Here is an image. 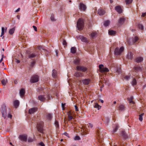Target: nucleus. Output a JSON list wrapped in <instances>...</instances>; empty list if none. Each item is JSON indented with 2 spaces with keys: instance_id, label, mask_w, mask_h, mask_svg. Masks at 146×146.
Wrapping results in <instances>:
<instances>
[{
  "instance_id": "4c0bfd02",
  "label": "nucleus",
  "mask_w": 146,
  "mask_h": 146,
  "mask_svg": "<svg viewBox=\"0 0 146 146\" xmlns=\"http://www.w3.org/2000/svg\"><path fill=\"white\" fill-rule=\"evenodd\" d=\"M50 19L51 21L52 22L55 21L56 20V19H55V18H54V15L53 14H52L51 15Z\"/></svg>"
},
{
  "instance_id": "cd10ccee",
  "label": "nucleus",
  "mask_w": 146,
  "mask_h": 146,
  "mask_svg": "<svg viewBox=\"0 0 146 146\" xmlns=\"http://www.w3.org/2000/svg\"><path fill=\"white\" fill-rule=\"evenodd\" d=\"M118 109L119 110L123 111L125 110V107L124 105H121L118 106Z\"/></svg>"
},
{
  "instance_id": "9d476101",
  "label": "nucleus",
  "mask_w": 146,
  "mask_h": 146,
  "mask_svg": "<svg viewBox=\"0 0 146 146\" xmlns=\"http://www.w3.org/2000/svg\"><path fill=\"white\" fill-rule=\"evenodd\" d=\"M102 129L100 127L96 131V134L100 138H101L103 137L102 135L103 133L102 132Z\"/></svg>"
},
{
  "instance_id": "f704fd0d",
  "label": "nucleus",
  "mask_w": 146,
  "mask_h": 146,
  "mask_svg": "<svg viewBox=\"0 0 146 146\" xmlns=\"http://www.w3.org/2000/svg\"><path fill=\"white\" fill-rule=\"evenodd\" d=\"M71 52L72 54H75L76 52V48L74 47H72L71 48Z\"/></svg>"
},
{
  "instance_id": "a19ab883",
  "label": "nucleus",
  "mask_w": 146,
  "mask_h": 146,
  "mask_svg": "<svg viewBox=\"0 0 146 146\" xmlns=\"http://www.w3.org/2000/svg\"><path fill=\"white\" fill-rule=\"evenodd\" d=\"M5 34V29L3 27H2L1 28V34L0 36L1 37H2L3 36V35Z\"/></svg>"
},
{
  "instance_id": "774afa93",
  "label": "nucleus",
  "mask_w": 146,
  "mask_h": 146,
  "mask_svg": "<svg viewBox=\"0 0 146 146\" xmlns=\"http://www.w3.org/2000/svg\"><path fill=\"white\" fill-rule=\"evenodd\" d=\"M65 104H62V108H64V107Z\"/></svg>"
},
{
  "instance_id": "f257e3e1",
  "label": "nucleus",
  "mask_w": 146,
  "mask_h": 146,
  "mask_svg": "<svg viewBox=\"0 0 146 146\" xmlns=\"http://www.w3.org/2000/svg\"><path fill=\"white\" fill-rule=\"evenodd\" d=\"M84 25V22L83 19L80 18L78 19L77 24V27L78 30H82Z\"/></svg>"
},
{
  "instance_id": "72a5a7b5",
  "label": "nucleus",
  "mask_w": 146,
  "mask_h": 146,
  "mask_svg": "<svg viewBox=\"0 0 146 146\" xmlns=\"http://www.w3.org/2000/svg\"><path fill=\"white\" fill-rule=\"evenodd\" d=\"M52 76L53 78H56L57 77L56 71L55 70H52Z\"/></svg>"
},
{
  "instance_id": "3c124183",
  "label": "nucleus",
  "mask_w": 146,
  "mask_h": 146,
  "mask_svg": "<svg viewBox=\"0 0 146 146\" xmlns=\"http://www.w3.org/2000/svg\"><path fill=\"white\" fill-rule=\"evenodd\" d=\"M97 33L95 32H93L91 34V36L92 38H94L95 37Z\"/></svg>"
},
{
  "instance_id": "864d4df0",
  "label": "nucleus",
  "mask_w": 146,
  "mask_h": 146,
  "mask_svg": "<svg viewBox=\"0 0 146 146\" xmlns=\"http://www.w3.org/2000/svg\"><path fill=\"white\" fill-rule=\"evenodd\" d=\"M68 120L69 121H70L73 118V117L72 115H69L68 116Z\"/></svg>"
},
{
  "instance_id": "c03bdc74",
  "label": "nucleus",
  "mask_w": 146,
  "mask_h": 146,
  "mask_svg": "<svg viewBox=\"0 0 146 146\" xmlns=\"http://www.w3.org/2000/svg\"><path fill=\"white\" fill-rule=\"evenodd\" d=\"M110 23V21L108 20L106 21L104 23V25L105 26H108L109 25Z\"/></svg>"
},
{
  "instance_id": "e2e57ef3",
  "label": "nucleus",
  "mask_w": 146,
  "mask_h": 146,
  "mask_svg": "<svg viewBox=\"0 0 146 146\" xmlns=\"http://www.w3.org/2000/svg\"><path fill=\"white\" fill-rule=\"evenodd\" d=\"M3 57H4V55L3 54L2 55V58H1V59L0 60V63H1L2 62V61L3 60Z\"/></svg>"
},
{
  "instance_id": "603ef678",
  "label": "nucleus",
  "mask_w": 146,
  "mask_h": 146,
  "mask_svg": "<svg viewBox=\"0 0 146 146\" xmlns=\"http://www.w3.org/2000/svg\"><path fill=\"white\" fill-rule=\"evenodd\" d=\"M34 140L32 138L29 137L28 139V142H31L33 141Z\"/></svg>"
},
{
  "instance_id": "f3484780",
  "label": "nucleus",
  "mask_w": 146,
  "mask_h": 146,
  "mask_svg": "<svg viewBox=\"0 0 146 146\" xmlns=\"http://www.w3.org/2000/svg\"><path fill=\"white\" fill-rule=\"evenodd\" d=\"M91 81V80L90 79H86L82 80V82L85 85H88L89 84Z\"/></svg>"
},
{
  "instance_id": "bb28decb",
  "label": "nucleus",
  "mask_w": 146,
  "mask_h": 146,
  "mask_svg": "<svg viewBox=\"0 0 146 146\" xmlns=\"http://www.w3.org/2000/svg\"><path fill=\"white\" fill-rule=\"evenodd\" d=\"M46 118L48 120L51 121L52 118V114L51 113H48L46 114Z\"/></svg>"
},
{
  "instance_id": "58836bf2",
  "label": "nucleus",
  "mask_w": 146,
  "mask_h": 146,
  "mask_svg": "<svg viewBox=\"0 0 146 146\" xmlns=\"http://www.w3.org/2000/svg\"><path fill=\"white\" fill-rule=\"evenodd\" d=\"M15 29L14 28H13L9 30V34L10 35H12L14 33Z\"/></svg>"
},
{
  "instance_id": "1a4fd4ad",
  "label": "nucleus",
  "mask_w": 146,
  "mask_h": 146,
  "mask_svg": "<svg viewBox=\"0 0 146 146\" xmlns=\"http://www.w3.org/2000/svg\"><path fill=\"white\" fill-rule=\"evenodd\" d=\"M103 64L99 65V67L101 72H107L109 71L108 68L106 67H104Z\"/></svg>"
},
{
  "instance_id": "f03ea898",
  "label": "nucleus",
  "mask_w": 146,
  "mask_h": 146,
  "mask_svg": "<svg viewBox=\"0 0 146 146\" xmlns=\"http://www.w3.org/2000/svg\"><path fill=\"white\" fill-rule=\"evenodd\" d=\"M93 127V125L91 123H88L86 125L82 127V130L85 133L89 132L90 130V128H92Z\"/></svg>"
},
{
  "instance_id": "6e6d98bb",
  "label": "nucleus",
  "mask_w": 146,
  "mask_h": 146,
  "mask_svg": "<svg viewBox=\"0 0 146 146\" xmlns=\"http://www.w3.org/2000/svg\"><path fill=\"white\" fill-rule=\"evenodd\" d=\"M72 114L73 113H71V110H70L67 113V115H68V116L69 115H72Z\"/></svg>"
},
{
  "instance_id": "bf43d9fd",
  "label": "nucleus",
  "mask_w": 146,
  "mask_h": 146,
  "mask_svg": "<svg viewBox=\"0 0 146 146\" xmlns=\"http://www.w3.org/2000/svg\"><path fill=\"white\" fill-rule=\"evenodd\" d=\"M74 107H75V110L76 111H78V106H75Z\"/></svg>"
},
{
  "instance_id": "13d9d810",
  "label": "nucleus",
  "mask_w": 146,
  "mask_h": 146,
  "mask_svg": "<svg viewBox=\"0 0 146 146\" xmlns=\"http://www.w3.org/2000/svg\"><path fill=\"white\" fill-rule=\"evenodd\" d=\"M39 145L40 146H45L44 144L42 142H40L39 143Z\"/></svg>"
},
{
  "instance_id": "052dcab7",
  "label": "nucleus",
  "mask_w": 146,
  "mask_h": 146,
  "mask_svg": "<svg viewBox=\"0 0 146 146\" xmlns=\"http://www.w3.org/2000/svg\"><path fill=\"white\" fill-rule=\"evenodd\" d=\"M63 45L64 46L66 45V41L64 40L63 42Z\"/></svg>"
},
{
  "instance_id": "9b49d317",
  "label": "nucleus",
  "mask_w": 146,
  "mask_h": 146,
  "mask_svg": "<svg viewBox=\"0 0 146 146\" xmlns=\"http://www.w3.org/2000/svg\"><path fill=\"white\" fill-rule=\"evenodd\" d=\"M74 75L77 78H81L84 76V74L81 72H77L74 73Z\"/></svg>"
},
{
  "instance_id": "5701e85b",
  "label": "nucleus",
  "mask_w": 146,
  "mask_h": 146,
  "mask_svg": "<svg viewBox=\"0 0 146 146\" xmlns=\"http://www.w3.org/2000/svg\"><path fill=\"white\" fill-rule=\"evenodd\" d=\"M105 11L104 10L101 9H100L98 10V13L100 15H102L105 14Z\"/></svg>"
},
{
  "instance_id": "b1692460",
  "label": "nucleus",
  "mask_w": 146,
  "mask_h": 146,
  "mask_svg": "<svg viewBox=\"0 0 146 146\" xmlns=\"http://www.w3.org/2000/svg\"><path fill=\"white\" fill-rule=\"evenodd\" d=\"M113 130L112 131L113 133L116 132L119 128L118 125L117 124H115L113 125Z\"/></svg>"
},
{
  "instance_id": "0eeeda50",
  "label": "nucleus",
  "mask_w": 146,
  "mask_h": 146,
  "mask_svg": "<svg viewBox=\"0 0 146 146\" xmlns=\"http://www.w3.org/2000/svg\"><path fill=\"white\" fill-rule=\"evenodd\" d=\"M120 135L121 137L125 139L129 137L128 134L126 133L124 130H122L121 131Z\"/></svg>"
},
{
  "instance_id": "4d7b16f0",
  "label": "nucleus",
  "mask_w": 146,
  "mask_h": 146,
  "mask_svg": "<svg viewBox=\"0 0 146 146\" xmlns=\"http://www.w3.org/2000/svg\"><path fill=\"white\" fill-rule=\"evenodd\" d=\"M12 117V115H11V114H10V113H9V114H8L7 117L8 118L11 119Z\"/></svg>"
},
{
  "instance_id": "680f3d73",
  "label": "nucleus",
  "mask_w": 146,
  "mask_h": 146,
  "mask_svg": "<svg viewBox=\"0 0 146 146\" xmlns=\"http://www.w3.org/2000/svg\"><path fill=\"white\" fill-rule=\"evenodd\" d=\"M32 27H33V28H34L35 31H37L36 27L35 26H33Z\"/></svg>"
},
{
  "instance_id": "c9c22d12",
  "label": "nucleus",
  "mask_w": 146,
  "mask_h": 146,
  "mask_svg": "<svg viewBox=\"0 0 146 146\" xmlns=\"http://www.w3.org/2000/svg\"><path fill=\"white\" fill-rule=\"evenodd\" d=\"M132 85L134 86L137 84V82L136 79L135 78H133V80L131 82Z\"/></svg>"
},
{
  "instance_id": "a18cd8bd",
  "label": "nucleus",
  "mask_w": 146,
  "mask_h": 146,
  "mask_svg": "<svg viewBox=\"0 0 146 146\" xmlns=\"http://www.w3.org/2000/svg\"><path fill=\"white\" fill-rule=\"evenodd\" d=\"M144 114L143 113H142L139 115V119L140 121H141L143 120V116L144 115Z\"/></svg>"
},
{
  "instance_id": "6ab92c4d",
  "label": "nucleus",
  "mask_w": 146,
  "mask_h": 146,
  "mask_svg": "<svg viewBox=\"0 0 146 146\" xmlns=\"http://www.w3.org/2000/svg\"><path fill=\"white\" fill-rule=\"evenodd\" d=\"M37 110V108L34 107L30 109L29 110V113L30 114H32L34 113Z\"/></svg>"
},
{
  "instance_id": "7c9ffc66",
  "label": "nucleus",
  "mask_w": 146,
  "mask_h": 146,
  "mask_svg": "<svg viewBox=\"0 0 146 146\" xmlns=\"http://www.w3.org/2000/svg\"><path fill=\"white\" fill-rule=\"evenodd\" d=\"M39 100L41 101L44 102L46 98L43 95H40L38 97Z\"/></svg>"
},
{
  "instance_id": "2f4dec72",
  "label": "nucleus",
  "mask_w": 146,
  "mask_h": 146,
  "mask_svg": "<svg viewBox=\"0 0 146 146\" xmlns=\"http://www.w3.org/2000/svg\"><path fill=\"white\" fill-rule=\"evenodd\" d=\"M136 62L138 63L140 62H142L143 60V58L142 57H140L135 58Z\"/></svg>"
},
{
  "instance_id": "4468645a",
  "label": "nucleus",
  "mask_w": 146,
  "mask_h": 146,
  "mask_svg": "<svg viewBox=\"0 0 146 146\" xmlns=\"http://www.w3.org/2000/svg\"><path fill=\"white\" fill-rule=\"evenodd\" d=\"M19 138L22 141L26 142L27 141V136L26 134L21 135L19 136Z\"/></svg>"
},
{
  "instance_id": "0e129e2a",
  "label": "nucleus",
  "mask_w": 146,
  "mask_h": 146,
  "mask_svg": "<svg viewBox=\"0 0 146 146\" xmlns=\"http://www.w3.org/2000/svg\"><path fill=\"white\" fill-rule=\"evenodd\" d=\"M146 15V13H143L142 14V17H144Z\"/></svg>"
},
{
  "instance_id": "c756f323",
  "label": "nucleus",
  "mask_w": 146,
  "mask_h": 146,
  "mask_svg": "<svg viewBox=\"0 0 146 146\" xmlns=\"http://www.w3.org/2000/svg\"><path fill=\"white\" fill-rule=\"evenodd\" d=\"M27 54L28 57L30 58H34L36 56L35 54L31 53H28Z\"/></svg>"
},
{
  "instance_id": "09e8293b",
  "label": "nucleus",
  "mask_w": 146,
  "mask_h": 146,
  "mask_svg": "<svg viewBox=\"0 0 146 146\" xmlns=\"http://www.w3.org/2000/svg\"><path fill=\"white\" fill-rule=\"evenodd\" d=\"M124 79L127 80H129L130 79V76L129 75L126 76L124 77Z\"/></svg>"
},
{
  "instance_id": "2eb2a0df",
  "label": "nucleus",
  "mask_w": 146,
  "mask_h": 146,
  "mask_svg": "<svg viewBox=\"0 0 146 146\" xmlns=\"http://www.w3.org/2000/svg\"><path fill=\"white\" fill-rule=\"evenodd\" d=\"M126 19L124 17L120 18L118 20V25L120 26L122 25L125 21Z\"/></svg>"
},
{
  "instance_id": "49530a36",
  "label": "nucleus",
  "mask_w": 146,
  "mask_h": 146,
  "mask_svg": "<svg viewBox=\"0 0 146 146\" xmlns=\"http://www.w3.org/2000/svg\"><path fill=\"white\" fill-rule=\"evenodd\" d=\"M116 72L118 74H120L121 72V69L119 67H117L116 70Z\"/></svg>"
},
{
  "instance_id": "a211bd4d",
  "label": "nucleus",
  "mask_w": 146,
  "mask_h": 146,
  "mask_svg": "<svg viewBox=\"0 0 146 146\" xmlns=\"http://www.w3.org/2000/svg\"><path fill=\"white\" fill-rule=\"evenodd\" d=\"M77 39L78 40L80 39L83 42H88V40L86 38L80 35L77 37Z\"/></svg>"
},
{
  "instance_id": "20e7f679",
  "label": "nucleus",
  "mask_w": 146,
  "mask_h": 146,
  "mask_svg": "<svg viewBox=\"0 0 146 146\" xmlns=\"http://www.w3.org/2000/svg\"><path fill=\"white\" fill-rule=\"evenodd\" d=\"M76 69L78 71H81L82 72H85L88 70V68L83 66H77L76 67Z\"/></svg>"
},
{
  "instance_id": "f8f14e48",
  "label": "nucleus",
  "mask_w": 146,
  "mask_h": 146,
  "mask_svg": "<svg viewBox=\"0 0 146 146\" xmlns=\"http://www.w3.org/2000/svg\"><path fill=\"white\" fill-rule=\"evenodd\" d=\"M1 112L2 116L4 118H5L6 117V108L5 106L2 108V110Z\"/></svg>"
},
{
  "instance_id": "8fccbe9b",
  "label": "nucleus",
  "mask_w": 146,
  "mask_h": 146,
  "mask_svg": "<svg viewBox=\"0 0 146 146\" xmlns=\"http://www.w3.org/2000/svg\"><path fill=\"white\" fill-rule=\"evenodd\" d=\"M132 1V0H125V2L126 4H129L131 3Z\"/></svg>"
},
{
  "instance_id": "412c9836",
  "label": "nucleus",
  "mask_w": 146,
  "mask_h": 146,
  "mask_svg": "<svg viewBox=\"0 0 146 146\" xmlns=\"http://www.w3.org/2000/svg\"><path fill=\"white\" fill-rule=\"evenodd\" d=\"M80 62V59L79 58H76L74 60L73 62L75 65L79 66Z\"/></svg>"
},
{
  "instance_id": "338daca9",
  "label": "nucleus",
  "mask_w": 146,
  "mask_h": 146,
  "mask_svg": "<svg viewBox=\"0 0 146 146\" xmlns=\"http://www.w3.org/2000/svg\"><path fill=\"white\" fill-rule=\"evenodd\" d=\"M55 52H56V56H58V50H55Z\"/></svg>"
},
{
  "instance_id": "37998d69",
  "label": "nucleus",
  "mask_w": 146,
  "mask_h": 146,
  "mask_svg": "<svg viewBox=\"0 0 146 146\" xmlns=\"http://www.w3.org/2000/svg\"><path fill=\"white\" fill-rule=\"evenodd\" d=\"M138 28L141 30H143V26L141 24H138Z\"/></svg>"
},
{
  "instance_id": "c85d7f7f",
  "label": "nucleus",
  "mask_w": 146,
  "mask_h": 146,
  "mask_svg": "<svg viewBox=\"0 0 146 146\" xmlns=\"http://www.w3.org/2000/svg\"><path fill=\"white\" fill-rule=\"evenodd\" d=\"M36 63V60L35 59L32 60V62H31L30 64V67L31 68H32L34 67Z\"/></svg>"
},
{
  "instance_id": "ddd939ff",
  "label": "nucleus",
  "mask_w": 146,
  "mask_h": 146,
  "mask_svg": "<svg viewBox=\"0 0 146 146\" xmlns=\"http://www.w3.org/2000/svg\"><path fill=\"white\" fill-rule=\"evenodd\" d=\"M141 70L142 68L139 66H135L133 69V71L135 72L141 71Z\"/></svg>"
},
{
  "instance_id": "ea45409f",
  "label": "nucleus",
  "mask_w": 146,
  "mask_h": 146,
  "mask_svg": "<svg viewBox=\"0 0 146 146\" xmlns=\"http://www.w3.org/2000/svg\"><path fill=\"white\" fill-rule=\"evenodd\" d=\"M94 107L95 108L98 109V110L100 109L101 108V106H99L97 103H96L95 104V105L94 106Z\"/></svg>"
},
{
  "instance_id": "de8ad7c7",
  "label": "nucleus",
  "mask_w": 146,
  "mask_h": 146,
  "mask_svg": "<svg viewBox=\"0 0 146 146\" xmlns=\"http://www.w3.org/2000/svg\"><path fill=\"white\" fill-rule=\"evenodd\" d=\"M55 124L56 128H59V125L58 124V122L57 121H55Z\"/></svg>"
},
{
  "instance_id": "5fc2aeb1",
  "label": "nucleus",
  "mask_w": 146,
  "mask_h": 146,
  "mask_svg": "<svg viewBox=\"0 0 146 146\" xmlns=\"http://www.w3.org/2000/svg\"><path fill=\"white\" fill-rule=\"evenodd\" d=\"M80 139H81V138H80V137L78 136H76L74 138V140H79Z\"/></svg>"
},
{
  "instance_id": "e433bc0d",
  "label": "nucleus",
  "mask_w": 146,
  "mask_h": 146,
  "mask_svg": "<svg viewBox=\"0 0 146 146\" xmlns=\"http://www.w3.org/2000/svg\"><path fill=\"white\" fill-rule=\"evenodd\" d=\"M116 32L112 30H109L108 31V33L110 35H113L115 34Z\"/></svg>"
},
{
  "instance_id": "a878e982",
  "label": "nucleus",
  "mask_w": 146,
  "mask_h": 146,
  "mask_svg": "<svg viewBox=\"0 0 146 146\" xmlns=\"http://www.w3.org/2000/svg\"><path fill=\"white\" fill-rule=\"evenodd\" d=\"M25 90L24 89H22L19 91V94H20V96L23 98V97L24 96L25 94Z\"/></svg>"
},
{
  "instance_id": "39448f33",
  "label": "nucleus",
  "mask_w": 146,
  "mask_h": 146,
  "mask_svg": "<svg viewBox=\"0 0 146 146\" xmlns=\"http://www.w3.org/2000/svg\"><path fill=\"white\" fill-rule=\"evenodd\" d=\"M43 124L44 122L42 121H40L38 123L36 127L37 129L39 131L41 132L42 131Z\"/></svg>"
},
{
  "instance_id": "6e6552de",
  "label": "nucleus",
  "mask_w": 146,
  "mask_h": 146,
  "mask_svg": "<svg viewBox=\"0 0 146 146\" xmlns=\"http://www.w3.org/2000/svg\"><path fill=\"white\" fill-rule=\"evenodd\" d=\"M39 80V77L38 75H34L31 78L30 81L31 83L36 82Z\"/></svg>"
},
{
  "instance_id": "423d86ee",
  "label": "nucleus",
  "mask_w": 146,
  "mask_h": 146,
  "mask_svg": "<svg viewBox=\"0 0 146 146\" xmlns=\"http://www.w3.org/2000/svg\"><path fill=\"white\" fill-rule=\"evenodd\" d=\"M124 48L123 47H121L120 49L118 48H116L114 51V54L116 55H119L121 54Z\"/></svg>"
},
{
  "instance_id": "aec40b11",
  "label": "nucleus",
  "mask_w": 146,
  "mask_h": 146,
  "mask_svg": "<svg viewBox=\"0 0 146 146\" xmlns=\"http://www.w3.org/2000/svg\"><path fill=\"white\" fill-rule=\"evenodd\" d=\"M115 9L119 13H122V10L120 6H117L115 8Z\"/></svg>"
},
{
  "instance_id": "79ce46f5",
  "label": "nucleus",
  "mask_w": 146,
  "mask_h": 146,
  "mask_svg": "<svg viewBox=\"0 0 146 146\" xmlns=\"http://www.w3.org/2000/svg\"><path fill=\"white\" fill-rule=\"evenodd\" d=\"M7 80L6 79H3V80H2L1 81V83L2 84H3L4 85H5L7 82Z\"/></svg>"
},
{
  "instance_id": "393cba45",
  "label": "nucleus",
  "mask_w": 146,
  "mask_h": 146,
  "mask_svg": "<svg viewBox=\"0 0 146 146\" xmlns=\"http://www.w3.org/2000/svg\"><path fill=\"white\" fill-rule=\"evenodd\" d=\"M133 97L132 96H131L129 98H128V101L129 102L130 104H131V105L133 104L132 107L133 106V105L135 104V102L133 101Z\"/></svg>"
},
{
  "instance_id": "473e14b6",
  "label": "nucleus",
  "mask_w": 146,
  "mask_h": 146,
  "mask_svg": "<svg viewBox=\"0 0 146 146\" xmlns=\"http://www.w3.org/2000/svg\"><path fill=\"white\" fill-rule=\"evenodd\" d=\"M13 104L15 108H17L19 105V102L18 100H15Z\"/></svg>"
},
{
  "instance_id": "69168bd1",
  "label": "nucleus",
  "mask_w": 146,
  "mask_h": 146,
  "mask_svg": "<svg viewBox=\"0 0 146 146\" xmlns=\"http://www.w3.org/2000/svg\"><path fill=\"white\" fill-rule=\"evenodd\" d=\"M14 83L15 84H17L18 83L17 81V80H15L14 81Z\"/></svg>"
},
{
  "instance_id": "4be33fe9",
  "label": "nucleus",
  "mask_w": 146,
  "mask_h": 146,
  "mask_svg": "<svg viewBox=\"0 0 146 146\" xmlns=\"http://www.w3.org/2000/svg\"><path fill=\"white\" fill-rule=\"evenodd\" d=\"M79 7L80 10L84 11L86 9V7L85 5H84L83 3H80L79 5Z\"/></svg>"
},
{
  "instance_id": "7ed1b4c3",
  "label": "nucleus",
  "mask_w": 146,
  "mask_h": 146,
  "mask_svg": "<svg viewBox=\"0 0 146 146\" xmlns=\"http://www.w3.org/2000/svg\"><path fill=\"white\" fill-rule=\"evenodd\" d=\"M138 39L139 38L138 37L135 36L131 39L129 41L127 40V42L129 45H132L137 41Z\"/></svg>"
},
{
  "instance_id": "dca6fc26",
  "label": "nucleus",
  "mask_w": 146,
  "mask_h": 146,
  "mask_svg": "<svg viewBox=\"0 0 146 146\" xmlns=\"http://www.w3.org/2000/svg\"><path fill=\"white\" fill-rule=\"evenodd\" d=\"M134 52L133 51H129L128 54L127 55V58L129 59H132L133 58V55L134 54Z\"/></svg>"
}]
</instances>
